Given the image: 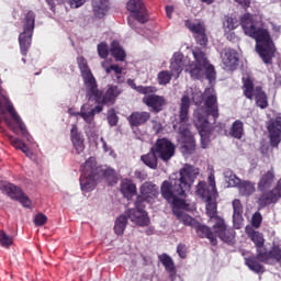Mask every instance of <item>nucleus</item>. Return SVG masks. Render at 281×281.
<instances>
[{
    "label": "nucleus",
    "mask_w": 281,
    "mask_h": 281,
    "mask_svg": "<svg viewBox=\"0 0 281 281\" xmlns=\"http://www.w3.org/2000/svg\"><path fill=\"white\" fill-rule=\"evenodd\" d=\"M196 177H199V169L192 165H186L180 169L178 178H169V180L162 181L160 194L171 205L173 216L175 212H183L181 210L188 207L186 200L179 196H188Z\"/></svg>",
    "instance_id": "nucleus-1"
},
{
    "label": "nucleus",
    "mask_w": 281,
    "mask_h": 281,
    "mask_svg": "<svg viewBox=\"0 0 281 281\" xmlns=\"http://www.w3.org/2000/svg\"><path fill=\"white\" fill-rule=\"evenodd\" d=\"M240 25L246 36L256 41V52L265 65H273L276 58V44L269 31L263 27H256L254 15L246 13L240 18Z\"/></svg>",
    "instance_id": "nucleus-2"
},
{
    "label": "nucleus",
    "mask_w": 281,
    "mask_h": 281,
    "mask_svg": "<svg viewBox=\"0 0 281 281\" xmlns=\"http://www.w3.org/2000/svg\"><path fill=\"white\" fill-rule=\"evenodd\" d=\"M77 65L83 78L86 97L88 100H95V102L106 104L109 102H114L115 98L122 94V88L113 85H109L105 92L98 89V81L95 80V77H93V72H91L89 64L85 57H78Z\"/></svg>",
    "instance_id": "nucleus-3"
},
{
    "label": "nucleus",
    "mask_w": 281,
    "mask_h": 281,
    "mask_svg": "<svg viewBox=\"0 0 281 281\" xmlns=\"http://www.w3.org/2000/svg\"><path fill=\"white\" fill-rule=\"evenodd\" d=\"M203 101L204 111L203 108H201L195 113L194 124L201 137L202 148H207L210 145V137L212 135V124L210 123L209 117H212L213 124H216V120H218L221 114L218 113V98H216L215 94L203 97Z\"/></svg>",
    "instance_id": "nucleus-4"
},
{
    "label": "nucleus",
    "mask_w": 281,
    "mask_h": 281,
    "mask_svg": "<svg viewBox=\"0 0 281 281\" xmlns=\"http://www.w3.org/2000/svg\"><path fill=\"white\" fill-rule=\"evenodd\" d=\"M276 171L273 168L265 172L257 183L260 195L257 199L258 210H265L269 205H276L281 199V179L278 180L276 187ZM272 188V189H271Z\"/></svg>",
    "instance_id": "nucleus-5"
},
{
    "label": "nucleus",
    "mask_w": 281,
    "mask_h": 281,
    "mask_svg": "<svg viewBox=\"0 0 281 281\" xmlns=\"http://www.w3.org/2000/svg\"><path fill=\"white\" fill-rule=\"evenodd\" d=\"M190 95L188 92H184L180 100L178 113V124L180 126L178 131L182 137V150L186 155H192L196 149V140H194V135L188 127V122L190 121Z\"/></svg>",
    "instance_id": "nucleus-6"
},
{
    "label": "nucleus",
    "mask_w": 281,
    "mask_h": 281,
    "mask_svg": "<svg viewBox=\"0 0 281 281\" xmlns=\"http://www.w3.org/2000/svg\"><path fill=\"white\" fill-rule=\"evenodd\" d=\"M192 54L195 61H190L184 71L189 74L193 80H203V78H206L209 82L216 80V69L210 64L205 52L195 47Z\"/></svg>",
    "instance_id": "nucleus-7"
},
{
    "label": "nucleus",
    "mask_w": 281,
    "mask_h": 281,
    "mask_svg": "<svg viewBox=\"0 0 281 281\" xmlns=\"http://www.w3.org/2000/svg\"><path fill=\"white\" fill-rule=\"evenodd\" d=\"M36 23V14L29 11L23 21V32L19 35V45L22 56H27L32 47V36H34V27Z\"/></svg>",
    "instance_id": "nucleus-8"
},
{
    "label": "nucleus",
    "mask_w": 281,
    "mask_h": 281,
    "mask_svg": "<svg viewBox=\"0 0 281 281\" xmlns=\"http://www.w3.org/2000/svg\"><path fill=\"white\" fill-rule=\"evenodd\" d=\"M243 82V93L247 100H252L255 98L257 106L260 109H267L269 106V101L267 93L262 91L260 86L254 87V79L251 76L246 75L241 78Z\"/></svg>",
    "instance_id": "nucleus-9"
},
{
    "label": "nucleus",
    "mask_w": 281,
    "mask_h": 281,
    "mask_svg": "<svg viewBox=\"0 0 281 281\" xmlns=\"http://www.w3.org/2000/svg\"><path fill=\"white\" fill-rule=\"evenodd\" d=\"M136 91L145 95L143 97V103H145L148 109H151V113H161V111H164V106H166V98L155 94L157 93V88L138 86Z\"/></svg>",
    "instance_id": "nucleus-10"
},
{
    "label": "nucleus",
    "mask_w": 281,
    "mask_h": 281,
    "mask_svg": "<svg viewBox=\"0 0 281 281\" xmlns=\"http://www.w3.org/2000/svg\"><path fill=\"white\" fill-rule=\"evenodd\" d=\"M93 166H95V158L90 157L81 166V178H80V188L82 192H91L95 190V186L100 180L93 171Z\"/></svg>",
    "instance_id": "nucleus-11"
},
{
    "label": "nucleus",
    "mask_w": 281,
    "mask_h": 281,
    "mask_svg": "<svg viewBox=\"0 0 281 281\" xmlns=\"http://www.w3.org/2000/svg\"><path fill=\"white\" fill-rule=\"evenodd\" d=\"M214 220V225L212 226L214 236H218L223 243L227 245H234V240L236 239V231L234 228L228 227L225 223V220L221 216H216Z\"/></svg>",
    "instance_id": "nucleus-12"
},
{
    "label": "nucleus",
    "mask_w": 281,
    "mask_h": 281,
    "mask_svg": "<svg viewBox=\"0 0 281 281\" xmlns=\"http://www.w3.org/2000/svg\"><path fill=\"white\" fill-rule=\"evenodd\" d=\"M0 190L4 192V194L9 195L13 201H19L23 207H32V200L27 195L24 194L23 190L10 182L2 181L0 182Z\"/></svg>",
    "instance_id": "nucleus-13"
},
{
    "label": "nucleus",
    "mask_w": 281,
    "mask_h": 281,
    "mask_svg": "<svg viewBox=\"0 0 281 281\" xmlns=\"http://www.w3.org/2000/svg\"><path fill=\"white\" fill-rule=\"evenodd\" d=\"M151 148L156 151L158 159L165 164H168L177 153V146L168 138H158Z\"/></svg>",
    "instance_id": "nucleus-14"
},
{
    "label": "nucleus",
    "mask_w": 281,
    "mask_h": 281,
    "mask_svg": "<svg viewBox=\"0 0 281 281\" xmlns=\"http://www.w3.org/2000/svg\"><path fill=\"white\" fill-rule=\"evenodd\" d=\"M207 181L209 183L200 181L195 187V194L201 196L202 201H213V199H216V194H218L214 173L209 175Z\"/></svg>",
    "instance_id": "nucleus-15"
},
{
    "label": "nucleus",
    "mask_w": 281,
    "mask_h": 281,
    "mask_svg": "<svg viewBox=\"0 0 281 281\" xmlns=\"http://www.w3.org/2000/svg\"><path fill=\"white\" fill-rule=\"evenodd\" d=\"M5 111L11 115L23 137H29L30 133L27 132V127H25V123H23L19 113L14 110V105L10 102V99L3 97L0 99V115H5Z\"/></svg>",
    "instance_id": "nucleus-16"
},
{
    "label": "nucleus",
    "mask_w": 281,
    "mask_h": 281,
    "mask_svg": "<svg viewBox=\"0 0 281 281\" xmlns=\"http://www.w3.org/2000/svg\"><path fill=\"white\" fill-rule=\"evenodd\" d=\"M117 98H120V95H116L113 102L108 103L98 102L95 101V99H91L90 101L95 102V104L98 105L91 109V105L89 103H86L81 106L80 113H77V115H81L86 124H92L93 120H95V113H102L104 109L103 106H111L115 104Z\"/></svg>",
    "instance_id": "nucleus-17"
},
{
    "label": "nucleus",
    "mask_w": 281,
    "mask_h": 281,
    "mask_svg": "<svg viewBox=\"0 0 281 281\" xmlns=\"http://www.w3.org/2000/svg\"><path fill=\"white\" fill-rule=\"evenodd\" d=\"M126 9L130 12V16H132V19L138 23H148V9H146V4L143 0H128L126 3Z\"/></svg>",
    "instance_id": "nucleus-18"
},
{
    "label": "nucleus",
    "mask_w": 281,
    "mask_h": 281,
    "mask_svg": "<svg viewBox=\"0 0 281 281\" xmlns=\"http://www.w3.org/2000/svg\"><path fill=\"white\" fill-rule=\"evenodd\" d=\"M184 27H187V30H189L193 34V37L198 45H201V47H207V33L205 24L203 22L194 23L192 22V20H186Z\"/></svg>",
    "instance_id": "nucleus-19"
},
{
    "label": "nucleus",
    "mask_w": 281,
    "mask_h": 281,
    "mask_svg": "<svg viewBox=\"0 0 281 281\" xmlns=\"http://www.w3.org/2000/svg\"><path fill=\"white\" fill-rule=\"evenodd\" d=\"M228 183L238 189L240 196H251L256 192V183L249 180H240L235 173L228 176Z\"/></svg>",
    "instance_id": "nucleus-20"
},
{
    "label": "nucleus",
    "mask_w": 281,
    "mask_h": 281,
    "mask_svg": "<svg viewBox=\"0 0 281 281\" xmlns=\"http://www.w3.org/2000/svg\"><path fill=\"white\" fill-rule=\"evenodd\" d=\"M268 133L270 137V145L272 148H278L281 142V114H277L268 123Z\"/></svg>",
    "instance_id": "nucleus-21"
},
{
    "label": "nucleus",
    "mask_w": 281,
    "mask_h": 281,
    "mask_svg": "<svg viewBox=\"0 0 281 281\" xmlns=\"http://www.w3.org/2000/svg\"><path fill=\"white\" fill-rule=\"evenodd\" d=\"M127 215V218L132 221V223H135L136 225H139L140 227H148L150 224V217H148V212L146 210L142 209H130L125 212Z\"/></svg>",
    "instance_id": "nucleus-22"
},
{
    "label": "nucleus",
    "mask_w": 281,
    "mask_h": 281,
    "mask_svg": "<svg viewBox=\"0 0 281 281\" xmlns=\"http://www.w3.org/2000/svg\"><path fill=\"white\" fill-rule=\"evenodd\" d=\"M150 121V112L146 111H134L127 117V122L131 128H139V126H144Z\"/></svg>",
    "instance_id": "nucleus-23"
},
{
    "label": "nucleus",
    "mask_w": 281,
    "mask_h": 281,
    "mask_svg": "<svg viewBox=\"0 0 281 281\" xmlns=\"http://www.w3.org/2000/svg\"><path fill=\"white\" fill-rule=\"evenodd\" d=\"M222 60L229 71H234L238 67V53L234 48H224L222 50Z\"/></svg>",
    "instance_id": "nucleus-24"
},
{
    "label": "nucleus",
    "mask_w": 281,
    "mask_h": 281,
    "mask_svg": "<svg viewBox=\"0 0 281 281\" xmlns=\"http://www.w3.org/2000/svg\"><path fill=\"white\" fill-rule=\"evenodd\" d=\"M193 229H195L199 238H207L213 247L218 245V239L216 236H214L212 228H210L207 225L201 224V222H196V224L193 226Z\"/></svg>",
    "instance_id": "nucleus-25"
},
{
    "label": "nucleus",
    "mask_w": 281,
    "mask_h": 281,
    "mask_svg": "<svg viewBox=\"0 0 281 281\" xmlns=\"http://www.w3.org/2000/svg\"><path fill=\"white\" fill-rule=\"evenodd\" d=\"M70 139L72 142V146L77 153V155H80V153L85 151V138L78 132V126L72 125L70 130Z\"/></svg>",
    "instance_id": "nucleus-26"
},
{
    "label": "nucleus",
    "mask_w": 281,
    "mask_h": 281,
    "mask_svg": "<svg viewBox=\"0 0 281 281\" xmlns=\"http://www.w3.org/2000/svg\"><path fill=\"white\" fill-rule=\"evenodd\" d=\"M139 192L142 196H145L149 201H155L159 196V187L153 182H145L140 188Z\"/></svg>",
    "instance_id": "nucleus-27"
},
{
    "label": "nucleus",
    "mask_w": 281,
    "mask_h": 281,
    "mask_svg": "<svg viewBox=\"0 0 281 281\" xmlns=\"http://www.w3.org/2000/svg\"><path fill=\"white\" fill-rule=\"evenodd\" d=\"M92 170L99 179H102V177H104V179H106L108 181H115L117 179V173L115 172V169L110 167L102 169V167H98L95 158L94 166H92Z\"/></svg>",
    "instance_id": "nucleus-28"
},
{
    "label": "nucleus",
    "mask_w": 281,
    "mask_h": 281,
    "mask_svg": "<svg viewBox=\"0 0 281 281\" xmlns=\"http://www.w3.org/2000/svg\"><path fill=\"white\" fill-rule=\"evenodd\" d=\"M184 65L186 63L183 61V55L175 54L170 63V70L175 78H179V76H181Z\"/></svg>",
    "instance_id": "nucleus-29"
},
{
    "label": "nucleus",
    "mask_w": 281,
    "mask_h": 281,
    "mask_svg": "<svg viewBox=\"0 0 281 281\" xmlns=\"http://www.w3.org/2000/svg\"><path fill=\"white\" fill-rule=\"evenodd\" d=\"M92 10L97 19H104L109 12V0H92Z\"/></svg>",
    "instance_id": "nucleus-30"
},
{
    "label": "nucleus",
    "mask_w": 281,
    "mask_h": 281,
    "mask_svg": "<svg viewBox=\"0 0 281 281\" xmlns=\"http://www.w3.org/2000/svg\"><path fill=\"white\" fill-rule=\"evenodd\" d=\"M140 161L151 170H157V167L159 166V157L153 147L149 149L148 154L140 156Z\"/></svg>",
    "instance_id": "nucleus-31"
},
{
    "label": "nucleus",
    "mask_w": 281,
    "mask_h": 281,
    "mask_svg": "<svg viewBox=\"0 0 281 281\" xmlns=\"http://www.w3.org/2000/svg\"><path fill=\"white\" fill-rule=\"evenodd\" d=\"M245 265L248 267L250 271H254V273H263L265 272V266H262L260 262V259L257 256H249L245 257Z\"/></svg>",
    "instance_id": "nucleus-32"
},
{
    "label": "nucleus",
    "mask_w": 281,
    "mask_h": 281,
    "mask_svg": "<svg viewBox=\"0 0 281 281\" xmlns=\"http://www.w3.org/2000/svg\"><path fill=\"white\" fill-rule=\"evenodd\" d=\"M228 135L234 139H243V135H245V125L243 124V121L236 120L232 124Z\"/></svg>",
    "instance_id": "nucleus-33"
},
{
    "label": "nucleus",
    "mask_w": 281,
    "mask_h": 281,
    "mask_svg": "<svg viewBox=\"0 0 281 281\" xmlns=\"http://www.w3.org/2000/svg\"><path fill=\"white\" fill-rule=\"evenodd\" d=\"M121 192L125 199H131L137 194V186L131 180H125L121 183Z\"/></svg>",
    "instance_id": "nucleus-34"
},
{
    "label": "nucleus",
    "mask_w": 281,
    "mask_h": 281,
    "mask_svg": "<svg viewBox=\"0 0 281 281\" xmlns=\"http://www.w3.org/2000/svg\"><path fill=\"white\" fill-rule=\"evenodd\" d=\"M175 216L178 221L183 223L187 227H192V229H194V226L196 225V223H199V221H196L194 217L188 215L183 211L182 212L175 211Z\"/></svg>",
    "instance_id": "nucleus-35"
},
{
    "label": "nucleus",
    "mask_w": 281,
    "mask_h": 281,
    "mask_svg": "<svg viewBox=\"0 0 281 281\" xmlns=\"http://www.w3.org/2000/svg\"><path fill=\"white\" fill-rule=\"evenodd\" d=\"M111 54L115 60L124 61V58H126V52L120 46V42L113 41L111 43Z\"/></svg>",
    "instance_id": "nucleus-36"
},
{
    "label": "nucleus",
    "mask_w": 281,
    "mask_h": 281,
    "mask_svg": "<svg viewBox=\"0 0 281 281\" xmlns=\"http://www.w3.org/2000/svg\"><path fill=\"white\" fill-rule=\"evenodd\" d=\"M126 225H128V216L126 214L120 215L114 223V233L117 236H122L124 234V229H126Z\"/></svg>",
    "instance_id": "nucleus-37"
},
{
    "label": "nucleus",
    "mask_w": 281,
    "mask_h": 281,
    "mask_svg": "<svg viewBox=\"0 0 281 281\" xmlns=\"http://www.w3.org/2000/svg\"><path fill=\"white\" fill-rule=\"evenodd\" d=\"M158 260L161 262L162 267H165L168 273H175V261L172 257L168 254H162L158 257Z\"/></svg>",
    "instance_id": "nucleus-38"
},
{
    "label": "nucleus",
    "mask_w": 281,
    "mask_h": 281,
    "mask_svg": "<svg viewBox=\"0 0 281 281\" xmlns=\"http://www.w3.org/2000/svg\"><path fill=\"white\" fill-rule=\"evenodd\" d=\"M250 240L255 244L256 249L265 247V237L258 231H252L249 235Z\"/></svg>",
    "instance_id": "nucleus-39"
},
{
    "label": "nucleus",
    "mask_w": 281,
    "mask_h": 281,
    "mask_svg": "<svg viewBox=\"0 0 281 281\" xmlns=\"http://www.w3.org/2000/svg\"><path fill=\"white\" fill-rule=\"evenodd\" d=\"M240 25V22L236 18H232L229 15H225L223 20V27L224 30H236Z\"/></svg>",
    "instance_id": "nucleus-40"
},
{
    "label": "nucleus",
    "mask_w": 281,
    "mask_h": 281,
    "mask_svg": "<svg viewBox=\"0 0 281 281\" xmlns=\"http://www.w3.org/2000/svg\"><path fill=\"white\" fill-rule=\"evenodd\" d=\"M259 259V262H269V260H271V250L267 251V249L263 247L261 248H257V256Z\"/></svg>",
    "instance_id": "nucleus-41"
},
{
    "label": "nucleus",
    "mask_w": 281,
    "mask_h": 281,
    "mask_svg": "<svg viewBox=\"0 0 281 281\" xmlns=\"http://www.w3.org/2000/svg\"><path fill=\"white\" fill-rule=\"evenodd\" d=\"M172 72L168 71V70H162L158 74L157 80H158V85H168L170 83V81L172 80Z\"/></svg>",
    "instance_id": "nucleus-42"
},
{
    "label": "nucleus",
    "mask_w": 281,
    "mask_h": 281,
    "mask_svg": "<svg viewBox=\"0 0 281 281\" xmlns=\"http://www.w3.org/2000/svg\"><path fill=\"white\" fill-rule=\"evenodd\" d=\"M233 221H236V218H240L243 216V203L239 199L233 200Z\"/></svg>",
    "instance_id": "nucleus-43"
},
{
    "label": "nucleus",
    "mask_w": 281,
    "mask_h": 281,
    "mask_svg": "<svg viewBox=\"0 0 281 281\" xmlns=\"http://www.w3.org/2000/svg\"><path fill=\"white\" fill-rule=\"evenodd\" d=\"M206 203V214L210 218H216V202L204 201Z\"/></svg>",
    "instance_id": "nucleus-44"
},
{
    "label": "nucleus",
    "mask_w": 281,
    "mask_h": 281,
    "mask_svg": "<svg viewBox=\"0 0 281 281\" xmlns=\"http://www.w3.org/2000/svg\"><path fill=\"white\" fill-rule=\"evenodd\" d=\"M97 49L100 58H109V44L101 42L98 44Z\"/></svg>",
    "instance_id": "nucleus-45"
},
{
    "label": "nucleus",
    "mask_w": 281,
    "mask_h": 281,
    "mask_svg": "<svg viewBox=\"0 0 281 281\" xmlns=\"http://www.w3.org/2000/svg\"><path fill=\"white\" fill-rule=\"evenodd\" d=\"M153 203L150 200L146 199L144 195H137L135 201V209L136 210H146V204Z\"/></svg>",
    "instance_id": "nucleus-46"
},
{
    "label": "nucleus",
    "mask_w": 281,
    "mask_h": 281,
    "mask_svg": "<svg viewBox=\"0 0 281 281\" xmlns=\"http://www.w3.org/2000/svg\"><path fill=\"white\" fill-rule=\"evenodd\" d=\"M8 139L11 144V146H13V148H16L18 150H22L23 147H25V143H23L21 139L12 136V135H8Z\"/></svg>",
    "instance_id": "nucleus-47"
},
{
    "label": "nucleus",
    "mask_w": 281,
    "mask_h": 281,
    "mask_svg": "<svg viewBox=\"0 0 281 281\" xmlns=\"http://www.w3.org/2000/svg\"><path fill=\"white\" fill-rule=\"evenodd\" d=\"M270 260L281 262V248L280 246H273L270 250Z\"/></svg>",
    "instance_id": "nucleus-48"
},
{
    "label": "nucleus",
    "mask_w": 281,
    "mask_h": 281,
    "mask_svg": "<svg viewBox=\"0 0 281 281\" xmlns=\"http://www.w3.org/2000/svg\"><path fill=\"white\" fill-rule=\"evenodd\" d=\"M0 245H2V247H10V245H12V237L3 231H0Z\"/></svg>",
    "instance_id": "nucleus-49"
},
{
    "label": "nucleus",
    "mask_w": 281,
    "mask_h": 281,
    "mask_svg": "<svg viewBox=\"0 0 281 281\" xmlns=\"http://www.w3.org/2000/svg\"><path fill=\"white\" fill-rule=\"evenodd\" d=\"M251 225L252 227H260L262 225V214L260 212H255L251 218Z\"/></svg>",
    "instance_id": "nucleus-50"
},
{
    "label": "nucleus",
    "mask_w": 281,
    "mask_h": 281,
    "mask_svg": "<svg viewBox=\"0 0 281 281\" xmlns=\"http://www.w3.org/2000/svg\"><path fill=\"white\" fill-rule=\"evenodd\" d=\"M47 223V217L43 213H37L34 217V224L36 227H43Z\"/></svg>",
    "instance_id": "nucleus-51"
},
{
    "label": "nucleus",
    "mask_w": 281,
    "mask_h": 281,
    "mask_svg": "<svg viewBox=\"0 0 281 281\" xmlns=\"http://www.w3.org/2000/svg\"><path fill=\"white\" fill-rule=\"evenodd\" d=\"M110 69H112V71H114V74L116 75L117 82H123L124 80V78L122 77L123 68L120 67L117 64H114V65H110Z\"/></svg>",
    "instance_id": "nucleus-52"
},
{
    "label": "nucleus",
    "mask_w": 281,
    "mask_h": 281,
    "mask_svg": "<svg viewBox=\"0 0 281 281\" xmlns=\"http://www.w3.org/2000/svg\"><path fill=\"white\" fill-rule=\"evenodd\" d=\"M177 254L182 259L188 258V246H186V244H178V246H177Z\"/></svg>",
    "instance_id": "nucleus-53"
},
{
    "label": "nucleus",
    "mask_w": 281,
    "mask_h": 281,
    "mask_svg": "<svg viewBox=\"0 0 281 281\" xmlns=\"http://www.w3.org/2000/svg\"><path fill=\"white\" fill-rule=\"evenodd\" d=\"M119 121L120 119L117 117V114H115V112H112L108 115V122L110 126H117Z\"/></svg>",
    "instance_id": "nucleus-54"
},
{
    "label": "nucleus",
    "mask_w": 281,
    "mask_h": 281,
    "mask_svg": "<svg viewBox=\"0 0 281 281\" xmlns=\"http://www.w3.org/2000/svg\"><path fill=\"white\" fill-rule=\"evenodd\" d=\"M3 121L10 128V131H12V133H14L15 135L19 133V128L14 126V123H12V121L8 116H4Z\"/></svg>",
    "instance_id": "nucleus-55"
},
{
    "label": "nucleus",
    "mask_w": 281,
    "mask_h": 281,
    "mask_svg": "<svg viewBox=\"0 0 281 281\" xmlns=\"http://www.w3.org/2000/svg\"><path fill=\"white\" fill-rule=\"evenodd\" d=\"M71 8H80L85 5L86 0H67Z\"/></svg>",
    "instance_id": "nucleus-56"
},
{
    "label": "nucleus",
    "mask_w": 281,
    "mask_h": 281,
    "mask_svg": "<svg viewBox=\"0 0 281 281\" xmlns=\"http://www.w3.org/2000/svg\"><path fill=\"white\" fill-rule=\"evenodd\" d=\"M153 130L155 131V133H161V131H164V126L161 125V123L153 121Z\"/></svg>",
    "instance_id": "nucleus-57"
},
{
    "label": "nucleus",
    "mask_w": 281,
    "mask_h": 281,
    "mask_svg": "<svg viewBox=\"0 0 281 281\" xmlns=\"http://www.w3.org/2000/svg\"><path fill=\"white\" fill-rule=\"evenodd\" d=\"M243 8H249L251 5V0H236Z\"/></svg>",
    "instance_id": "nucleus-58"
},
{
    "label": "nucleus",
    "mask_w": 281,
    "mask_h": 281,
    "mask_svg": "<svg viewBox=\"0 0 281 281\" xmlns=\"http://www.w3.org/2000/svg\"><path fill=\"white\" fill-rule=\"evenodd\" d=\"M22 153H24V155H26V157H32L34 154L32 153V149H30V147H27V145L22 147Z\"/></svg>",
    "instance_id": "nucleus-59"
},
{
    "label": "nucleus",
    "mask_w": 281,
    "mask_h": 281,
    "mask_svg": "<svg viewBox=\"0 0 281 281\" xmlns=\"http://www.w3.org/2000/svg\"><path fill=\"white\" fill-rule=\"evenodd\" d=\"M172 12H175V8L166 7V14H167L168 19H172Z\"/></svg>",
    "instance_id": "nucleus-60"
},
{
    "label": "nucleus",
    "mask_w": 281,
    "mask_h": 281,
    "mask_svg": "<svg viewBox=\"0 0 281 281\" xmlns=\"http://www.w3.org/2000/svg\"><path fill=\"white\" fill-rule=\"evenodd\" d=\"M69 113H70L71 115H74L75 117H78V116L82 117L81 114H78V113H80V112H72L71 109H69Z\"/></svg>",
    "instance_id": "nucleus-61"
},
{
    "label": "nucleus",
    "mask_w": 281,
    "mask_h": 281,
    "mask_svg": "<svg viewBox=\"0 0 281 281\" xmlns=\"http://www.w3.org/2000/svg\"><path fill=\"white\" fill-rule=\"evenodd\" d=\"M128 85H130V87H132L133 89H136V90H137V88H138V87L135 86V81H133V80H128Z\"/></svg>",
    "instance_id": "nucleus-62"
},
{
    "label": "nucleus",
    "mask_w": 281,
    "mask_h": 281,
    "mask_svg": "<svg viewBox=\"0 0 281 281\" xmlns=\"http://www.w3.org/2000/svg\"><path fill=\"white\" fill-rule=\"evenodd\" d=\"M227 38H228L229 41H233V38H236V34H235V33H229V34L227 35Z\"/></svg>",
    "instance_id": "nucleus-63"
},
{
    "label": "nucleus",
    "mask_w": 281,
    "mask_h": 281,
    "mask_svg": "<svg viewBox=\"0 0 281 281\" xmlns=\"http://www.w3.org/2000/svg\"><path fill=\"white\" fill-rule=\"evenodd\" d=\"M193 102L196 106H199L201 104V101L199 102V100H196V97H193Z\"/></svg>",
    "instance_id": "nucleus-64"
}]
</instances>
